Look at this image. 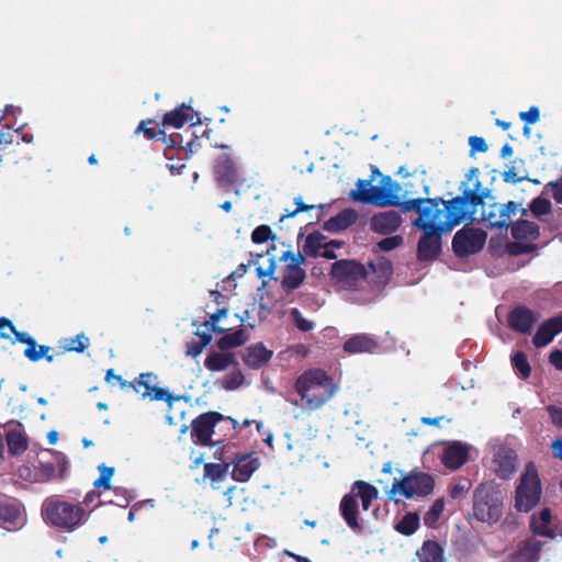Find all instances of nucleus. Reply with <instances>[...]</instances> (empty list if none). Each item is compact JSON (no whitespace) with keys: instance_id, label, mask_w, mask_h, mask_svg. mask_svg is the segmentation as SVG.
Returning <instances> with one entry per match:
<instances>
[{"instance_id":"1","label":"nucleus","mask_w":562,"mask_h":562,"mask_svg":"<svg viewBox=\"0 0 562 562\" xmlns=\"http://www.w3.org/2000/svg\"><path fill=\"white\" fill-rule=\"evenodd\" d=\"M477 175L479 169L472 167L467 173V181H462L460 184L461 194L448 201L441 198H416L401 201V186L390 176H382L379 186H371L370 181L359 180L358 191H353L351 196L362 203H371L381 207L398 206L404 213L409 211L418 213L419 216L413 221V225L423 231L417 244V260L431 262L441 254L442 234L451 232L463 221H474L477 207H484L491 190L484 188L479 179L475 180L472 188L468 184Z\"/></svg>"},{"instance_id":"2","label":"nucleus","mask_w":562,"mask_h":562,"mask_svg":"<svg viewBox=\"0 0 562 562\" xmlns=\"http://www.w3.org/2000/svg\"><path fill=\"white\" fill-rule=\"evenodd\" d=\"M379 498V490L366 482L356 481L350 486V492L345 494L339 503V513L345 524L356 535H361L366 530V526L360 519L359 503L363 510H369L372 502Z\"/></svg>"},{"instance_id":"3","label":"nucleus","mask_w":562,"mask_h":562,"mask_svg":"<svg viewBox=\"0 0 562 562\" xmlns=\"http://www.w3.org/2000/svg\"><path fill=\"white\" fill-rule=\"evenodd\" d=\"M295 391L310 411L322 407L335 393L333 379L322 369L304 371L295 381Z\"/></svg>"},{"instance_id":"4","label":"nucleus","mask_w":562,"mask_h":562,"mask_svg":"<svg viewBox=\"0 0 562 562\" xmlns=\"http://www.w3.org/2000/svg\"><path fill=\"white\" fill-rule=\"evenodd\" d=\"M43 514L50 525L67 532L75 531L87 520L86 510L80 504L59 499H46Z\"/></svg>"},{"instance_id":"5","label":"nucleus","mask_w":562,"mask_h":562,"mask_svg":"<svg viewBox=\"0 0 562 562\" xmlns=\"http://www.w3.org/2000/svg\"><path fill=\"white\" fill-rule=\"evenodd\" d=\"M502 515V491L493 483L480 484L473 493V516L479 521L494 524Z\"/></svg>"},{"instance_id":"6","label":"nucleus","mask_w":562,"mask_h":562,"mask_svg":"<svg viewBox=\"0 0 562 562\" xmlns=\"http://www.w3.org/2000/svg\"><path fill=\"white\" fill-rule=\"evenodd\" d=\"M105 381L108 383L115 381L122 390L133 389L136 393H140L144 400L150 397L151 401H165L167 403L176 400L168 390L156 385L157 375L151 372L140 373L133 381L127 382L122 375L115 374L113 369H109Z\"/></svg>"},{"instance_id":"7","label":"nucleus","mask_w":562,"mask_h":562,"mask_svg":"<svg viewBox=\"0 0 562 562\" xmlns=\"http://www.w3.org/2000/svg\"><path fill=\"white\" fill-rule=\"evenodd\" d=\"M435 487L434 477L425 472L411 471L401 479H394L392 487L387 492L389 498L394 499L395 495H401L406 499L415 496L424 497L432 493Z\"/></svg>"},{"instance_id":"8","label":"nucleus","mask_w":562,"mask_h":562,"mask_svg":"<svg viewBox=\"0 0 562 562\" xmlns=\"http://www.w3.org/2000/svg\"><path fill=\"white\" fill-rule=\"evenodd\" d=\"M541 492V482L538 471L532 463H528L516 488V509L524 513L530 512L539 503Z\"/></svg>"},{"instance_id":"9","label":"nucleus","mask_w":562,"mask_h":562,"mask_svg":"<svg viewBox=\"0 0 562 562\" xmlns=\"http://www.w3.org/2000/svg\"><path fill=\"white\" fill-rule=\"evenodd\" d=\"M330 278L344 290L358 291L367 280V268L355 259H340L331 265Z\"/></svg>"},{"instance_id":"10","label":"nucleus","mask_w":562,"mask_h":562,"mask_svg":"<svg viewBox=\"0 0 562 562\" xmlns=\"http://www.w3.org/2000/svg\"><path fill=\"white\" fill-rule=\"evenodd\" d=\"M486 233L482 229L463 227L456 233L452 239V250L457 257L463 258L483 249Z\"/></svg>"},{"instance_id":"11","label":"nucleus","mask_w":562,"mask_h":562,"mask_svg":"<svg viewBox=\"0 0 562 562\" xmlns=\"http://www.w3.org/2000/svg\"><path fill=\"white\" fill-rule=\"evenodd\" d=\"M224 419V416L217 412H206L199 415L191 423V438L195 445L211 446L212 435L216 424Z\"/></svg>"},{"instance_id":"12","label":"nucleus","mask_w":562,"mask_h":562,"mask_svg":"<svg viewBox=\"0 0 562 562\" xmlns=\"http://www.w3.org/2000/svg\"><path fill=\"white\" fill-rule=\"evenodd\" d=\"M305 262V257L299 252L294 263H288L284 267L281 285L286 293H291L304 282L306 278L305 270L301 267Z\"/></svg>"},{"instance_id":"13","label":"nucleus","mask_w":562,"mask_h":562,"mask_svg":"<svg viewBox=\"0 0 562 562\" xmlns=\"http://www.w3.org/2000/svg\"><path fill=\"white\" fill-rule=\"evenodd\" d=\"M538 321L536 314L526 306L513 308L507 317L509 327L519 334H530L535 323Z\"/></svg>"},{"instance_id":"14","label":"nucleus","mask_w":562,"mask_h":562,"mask_svg":"<svg viewBox=\"0 0 562 562\" xmlns=\"http://www.w3.org/2000/svg\"><path fill=\"white\" fill-rule=\"evenodd\" d=\"M495 473L499 479L507 480L517 470V454L508 447H499L495 454L494 460Z\"/></svg>"},{"instance_id":"15","label":"nucleus","mask_w":562,"mask_h":562,"mask_svg":"<svg viewBox=\"0 0 562 562\" xmlns=\"http://www.w3.org/2000/svg\"><path fill=\"white\" fill-rule=\"evenodd\" d=\"M543 542L535 537L520 541L510 555V562H539Z\"/></svg>"},{"instance_id":"16","label":"nucleus","mask_w":562,"mask_h":562,"mask_svg":"<svg viewBox=\"0 0 562 562\" xmlns=\"http://www.w3.org/2000/svg\"><path fill=\"white\" fill-rule=\"evenodd\" d=\"M402 224V216L398 212L390 210L376 213L370 221V227L374 233L389 235L397 231Z\"/></svg>"},{"instance_id":"17","label":"nucleus","mask_w":562,"mask_h":562,"mask_svg":"<svg viewBox=\"0 0 562 562\" xmlns=\"http://www.w3.org/2000/svg\"><path fill=\"white\" fill-rule=\"evenodd\" d=\"M231 464L234 465L232 477L237 482H247L252 473L259 468L258 458H252L250 453L236 454Z\"/></svg>"},{"instance_id":"18","label":"nucleus","mask_w":562,"mask_h":562,"mask_svg":"<svg viewBox=\"0 0 562 562\" xmlns=\"http://www.w3.org/2000/svg\"><path fill=\"white\" fill-rule=\"evenodd\" d=\"M560 333H562V315L546 321L532 337V344L537 348L544 347Z\"/></svg>"},{"instance_id":"19","label":"nucleus","mask_w":562,"mask_h":562,"mask_svg":"<svg viewBox=\"0 0 562 562\" xmlns=\"http://www.w3.org/2000/svg\"><path fill=\"white\" fill-rule=\"evenodd\" d=\"M469 458L468 447L459 441H454L443 449L441 462L450 470L461 468Z\"/></svg>"},{"instance_id":"20","label":"nucleus","mask_w":562,"mask_h":562,"mask_svg":"<svg viewBox=\"0 0 562 562\" xmlns=\"http://www.w3.org/2000/svg\"><path fill=\"white\" fill-rule=\"evenodd\" d=\"M215 173L221 184L233 186L238 180L235 159L229 154H223L216 159Z\"/></svg>"},{"instance_id":"21","label":"nucleus","mask_w":562,"mask_h":562,"mask_svg":"<svg viewBox=\"0 0 562 562\" xmlns=\"http://www.w3.org/2000/svg\"><path fill=\"white\" fill-rule=\"evenodd\" d=\"M196 115V113L192 110L191 106L186 105L184 103L180 106L165 113L161 124L164 126H171L175 128H181L188 121H191L192 125L200 124L201 121L199 117L196 120H193V115Z\"/></svg>"},{"instance_id":"22","label":"nucleus","mask_w":562,"mask_h":562,"mask_svg":"<svg viewBox=\"0 0 562 562\" xmlns=\"http://www.w3.org/2000/svg\"><path fill=\"white\" fill-rule=\"evenodd\" d=\"M380 348L378 340L368 334H357L344 342V350L347 353H373Z\"/></svg>"},{"instance_id":"23","label":"nucleus","mask_w":562,"mask_h":562,"mask_svg":"<svg viewBox=\"0 0 562 562\" xmlns=\"http://www.w3.org/2000/svg\"><path fill=\"white\" fill-rule=\"evenodd\" d=\"M272 356V350L267 349L262 342H257L245 349L243 361L250 369H260Z\"/></svg>"},{"instance_id":"24","label":"nucleus","mask_w":562,"mask_h":562,"mask_svg":"<svg viewBox=\"0 0 562 562\" xmlns=\"http://www.w3.org/2000/svg\"><path fill=\"white\" fill-rule=\"evenodd\" d=\"M357 220L358 213L353 209H344L336 216L327 220L324 223L323 228L330 233H338L350 227L357 222Z\"/></svg>"},{"instance_id":"25","label":"nucleus","mask_w":562,"mask_h":562,"mask_svg":"<svg viewBox=\"0 0 562 562\" xmlns=\"http://www.w3.org/2000/svg\"><path fill=\"white\" fill-rule=\"evenodd\" d=\"M550 508H543L538 515L533 514L530 518L529 528L536 536H542L550 539L555 538V532L550 528L551 524Z\"/></svg>"},{"instance_id":"26","label":"nucleus","mask_w":562,"mask_h":562,"mask_svg":"<svg viewBox=\"0 0 562 562\" xmlns=\"http://www.w3.org/2000/svg\"><path fill=\"white\" fill-rule=\"evenodd\" d=\"M232 366H238V361L232 352L214 351L210 353L204 361V367L210 371H224Z\"/></svg>"},{"instance_id":"27","label":"nucleus","mask_w":562,"mask_h":562,"mask_svg":"<svg viewBox=\"0 0 562 562\" xmlns=\"http://www.w3.org/2000/svg\"><path fill=\"white\" fill-rule=\"evenodd\" d=\"M445 550L435 540H425L422 548L417 551L420 562H445Z\"/></svg>"},{"instance_id":"28","label":"nucleus","mask_w":562,"mask_h":562,"mask_svg":"<svg viewBox=\"0 0 562 562\" xmlns=\"http://www.w3.org/2000/svg\"><path fill=\"white\" fill-rule=\"evenodd\" d=\"M0 520L5 525V528L16 527L23 525V517L21 508L18 504L1 503L0 504Z\"/></svg>"},{"instance_id":"29","label":"nucleus","mask_w":562,"mask_h":562,"mask_svg":"<svg viewBox=\"0 0 562 562\" xmlns=\"http://www.w3.org/2000/svg\"><path fill=\"white\" fill-rule=\"evenodd\" d=\"M512 236L516 240L537 239L540 236V229L535 222L519 220L512 225Z\"/></svg>"},{"instance_id":"30","label":"nucleus","mask_w":562,"mask_h":562,"mask_svg":"<svg viewBox=\"0 0 562 562\" xmlns=\"http://www.w3.org/2000/svg\"><path fill=\"white\" fill-rule=\"evenodd\" d=\"M223 334L224 336L221 337L216 342V346L223 351L240 347L245 345L249 339L248 333L243 328H239L233 333L225 331Z\"/></svg>"},{"instance_id":"31","label":"nucleus","mask_w":562,"mask_h":562,"mask_svg":"<svg viewBox=\"0 0 562 562\" xmlns=\"http://www.w3.org/2000/svg\"><path fill=\"white\" fill-rule=\"evenodd\" d=\"M326 236L315 231L308 234L305 238V243L302 247L303 256L316 258L321 255V250L326 246Z\"/></svg>"},{"instance_id":"32","label":"nucleus","mask_w":562,"mask_h":562,"mask_svg":"<svg viewBox=\"0 0 562 562\" xmlns=\"http://www.w3.org/2000/svg\"><path fill=\"white\" fill-rule=\"evenodd\" d=\"M89 342L90 339L83 333L71 338H64L59 340V348L61 351H59L58 355H64L65 352L70 351L81 353L88 348Z\"/></svg>"},{"instance_id":"33","label":"nucleus","mask_w":562,"mask_h":562,"mask_svg":"<svg viewBox=\"0 0 562 562\" xmlns=\"http://www.w3.org/2000/svg\"><path fill=\"white\" fill-rule=\"evenodd\" d=\"M395 530L403 536H412L419 528V515L406 513L394 526Z\"/></svg>"},{"instance_id":"34","label":"nucleus","mask_w":562,"mask_h":562,"mask_svg":"<svg viewBox=\"0 0 562 562\" xmlns=\"http://www.w3.org/2000/svg\"><path fill=\"white\" fill-rule=\"evenodd\" d=\"M5 441L12 454H21L27 449L26 438L16 429L7 431Z\"/></svg>"},{"instance_id":"35","label":"nucleus","mask_w":562,"mask_h":562,"mask_svg":"<svg viewBox=\"0 0 562 562\" xmlns=\"http://www.w3.org/2000/svg\"><path fill=\"white\" fill-rule=\"evenodd\" d=\"M494 209H497L498 212V222H494L496 224V228H508L510 225V215L517 212V203L514 201H508L505 204H493Z\"/></svg>"},{"instance_id":"36","label":"nucleus","mask_w":562,"mask_h":562,"mask_svg":"<svg viewBox=\"0 0 562 562\" xmlns=\"http://www.w3.org/2000/svg\"><path fill=\"white\" fill-rule=\"evenodd\" d=\"M231 463H205L204 464V477L211 480L212 484L222 482L229 470Z\"/></svg>"},{"instance_id":"37","label":"nucleus","mask_w":562,"mask_h":562,"mask_svg":"<svg viewBox=\"0 0 562 562\" xmlns=\"http://www.w3.org/2000/svg\"><path fill=\"white\" fill-rule=\"evenodd\" d=\"M512 364L513 368L522 379H528L531 374V367L529 364L528 358L524 351H516L512 356Z\"/></svg>"},{"instance_id":"38","label":"nucleus","mask_w":562,"mask_h":562,"mask_svg":"<svg viewBox=\"0 0 562 562\" xmlns=\"http://www.w3.org/2000/svg\"><path fill=\"white\" fill-rule=\"evenodd\" d=\"M445 509L443 498L436 499L429 510L424 516V524L428 527H434L439 520Z\"/></svg>"},{"instance_id":"39","label":"nucleus","mask_w":562,"mask_h":562,"mask_svg":"<svg viewBox=\"0 0 562 562\" xmlns=\"http://www.w3.org/2000/svg\"><path fill=\"white\" fill-rule=\"evenodd\" d=\"M98 470L100 471V476L94 481L93 486L97 488H104L110 490L111 488V477L114 474V468L106 467L105 464H100L98 467Z\"/></svg>"},{"instance_id":"40","label":"nucleus","mask_w":562,"mask_h":562,"mask_svg":"<svg viewBox=\"0 0 562 562\" xmlns=\"http://www.w3.org/2000/svg\"><path fill=\"white\" fill-rule=\"evenodd\" d=\"M269 239H276V235L269 225L261 224L257 226L251 233V240L254 244H263Z\"/></svg>"},{"instance_id":"41","label":"nucleus","mask_w":562,"mask_h":562,"mask_svg":"<svg viewBox=\"0 0 562 562\" xmlns=\"http://www.w3.org/2000/svg\"><path fill=\"white\" fill-rule=\"evenodd\" d=\"M551 202L542 196H537L530 203V211L537 217L551 213Z\"/></svg>"},{"instance_id":"42","label":"nucleus","mask_w":562,"mask_h":562,"mask_svg":"<svg viewBox=\"0 0 562 562\" xmlns=\"http://www.w3.org/2000/svg\"><path fill=\"white\" fill-rule=\"evenodd\" d=\"M507 252L512 256H520L530 254L537 249L535 244H527L521 241H512L506 246Z\"/></svg>"},{"instance_id":"43","label":"nucleus","mask_w":562,"mask_h":562,"mask_svg":"<svg viewBox=\"0 0 562 562\" xmlns=\"http://www.w3.org/2000/svg\"><path fill=\"white\" fill-rule=\"evenodd\" d=\"M290 315L294 325L301 331L306 333L314 328V323L306 319L297 308H292Z\"/></svg>"},{"instance_id":"44","label":"nucleus","mask_w":562,"mask_h":562,"mask_svg":"<svg viewBox=\"0 0 562 562\" xmlns=\"http://www.w3.org/2000/svg\"><path fill=\"white\" fill-rule=\"evenodd\" d=\"M244 374L239 370H237L225 376L223 381V386L225 390L228 391L236 390L244 383Z\"/></svg>"},{"instance_id":"45","label":"nucleus","mask_w":562,"mask_h":562,"mask_svg":"<svg viewBox=\"0 0 562 562\" xmlns=\"http://www.w3.org/2000/svg\"><path fill=\"white\" fill-rule=\"evenodd\" d=\"M404 239L401 235H393L383 238L378 243V247L382 251H391L403 244Z\"/></svg>"},{"instance_id":"46","label":"nucleus","mask_w":562,"mask_h":562,"mask_svg":"<svg viewBox=\"0 0 562 562\" xmlns=\"http://www.w3.org/2000/svg\"><path fill=\"white\" fill-rule=\"evenodd\" d=\"M294 203L296 204V209L294 211L286 212L285 214H283L280 218V222L284 221L285 218L294 217L296 214H299L301 212H306V211L313 210L315 207H318L321 210L323 209V205L316 206V205L305 204L301 196L295 198Z\"/></svg>"},{"instance_id":"47","label":"nucleus","mask_w":562,"mask_h":562,"mask_svg":"<svg viewBox=\"0 0 562 562\" xmlns=\"http://www.w3.org/2000/svg\"><path fill=\"white\" fill-rule=\"evenodd\" d=\"M164 143L166 144L165 157L172 159L170 150L175 148H182V136L179 133H173L165 137Z\"/></svg>"},{"instance_id":"48","label":"nucleus","mask_w":562,"mask_h":562,"mask_svg":"<svg viewBox=\"0 0 562 562\" xmlns=\"http://www.w3.org/2000/svg\"><path fill=\"white\" fill-rule=\"evenodd\" d=\"M50 347L49 346H45V345H37V348H33V349H25L24 350V356L32 362H37L40 361L42 358H44L49 351H50Z\"/></svg>"},{"instance_id":"49","label":"nucleus","mask_w":562,"mask_h":562,"mask_svg":"<svg viewBox=\"0 0 562 562\" xmlns=\"http://www.w3.org/2000/svg\"><path fill=\"white\" fill-rule=\"evenodd\" d=\"M16 327L14 324L7 317H0V338L1 339H11V335H14Z\"/></svg>"},{"instance_id":"50","label":"nucleus","mask_w":562,"mask_h":562,"mask_svg":"<svg viewBox=\"0 0 562 562\" xmlns=\"http://www.w3.org/2000/svg\"><path fill=\"white\" fill-rule=\"evenodd\" d=\"M470 153L473 156L475 153H485L488 147L483 137L471 136L469 137Z\"/></svg>"},{"instance_id":"51","label":"nucleus","mask_w":562,"mask_h":562,"mask_svg":"<svg viewBox=\"0 0 562 562\" xmlns=\"http://www.w3.org/2000/svg\"><path fill=\"white\" fill-rule=\"evenodd\" d=\"M14 341L25 344L26 349L37 348V342L33 337H31L27 333L19 331L18 329H15L14 340H12V342H14Z\"/></svg>"},{"instance_id":"52","label":"nucleus","mask_w":562,"mask_h":562,"mask_svg":"<svg viewBox=\"0 0 562 562\" xmlns=\"http://www.w3.org/2000/svg\"><path fill=\"white\" fill-rule=\"evenodd\" d=\"M519 117L526 124H535L540 119V111L537 106H531L528 111L520 112Z\"/></svg>"},{"instance_id":"53","label":"nucleus","mask_w":562,"mask_h":562,"mask_svg":"<svg viewBox=\"0 0 562 562\" xmlns=\"http://www.w3.org/2000/svg\"><path fill=\"white\" fill-rule=\"evenodd\" d=\"M547 411L549 413L552 424H554L558 427H562V408L554 405H550L547 407Z\"/></svg>"},{"instance_id":"54","label":"nucleus","mask_w":562,"mask_h":562,"mask_svg":"<svg viewBox=\"0 0 562 562\" xmlns=\"http://www.w3.org/2000/svg\"><path fill=\"white\" fill-rule=\"evenodd\" d=\"M547 187L552 189V198L554 201L562 204V176L560 180L550 181Z\"/></svg>"},{"instance_id":"55","label":"nucleus","mask_w":562,"mask_h":562,"mask_svg":"<svg viewBox=\"0 0 562 562\" xmlns=\"http://www.w3.org/2000/svg\"><path fill=\"white\" fill-rule=\"evenodd\" d=\"M482 221L486 222L490 227L496 228V224H494V222L499 221L497 209H494L493 205H491V210L488 212L483 211Z\"/></svg>"},{"instance_id":"56","label":"nucleus","mask_w":562,"mask_h":562,"mask_svg":"<svg viewBox=\"0 0 562 562\" xmlns=\"http://www.w3.org/2000/svg\"><path fill=\"white\" fill-rule=\"evenodd\" d=\"M204 348L205 347H202L201 342H199V341L187 342V356H191L192 358H195L200 353H202Z\"/></svg>"},{"instance_id":"57","label":"nucleus","mask_w":562,"mask_h":562,"mask_svg":"<svg viewBox=\"0 0 562 562\" xmlns=\"http://www.w3.org/2000/svg\"><path fill=\"white\" fill-rule=\"evenodd\" d=\"M550 363L558 370H562V350L555 349L549 356Z\"/></svg>"},{"instance_id":"58","label":"nucleus","mask_w":562,"mask_h":562,"mask_svg":"<svg viewBox=\"0 0 562 562\" xmlns=\"http://www.w3.org/2000/svg\"><path fill=\"white\" fill-rule=\"evenodd\" d=\"M145 121H142L139 123V125L137 126L135 133H139V132H143L144 135L148 138V139H154V138H157V133H156V128L154 127H145Z\"/></svg>"},{"instance_id":"59","label":"nucleus","mask_w":562,"mask_h":562,"mask_svg":"<svg viewBox=\"0 0 562 562\" xmlns=\"http://www.w3.org/2000/svg\"><path fill=\"white\" fill-rule=\"evenodd\" d=\"M503 179L505 182H510V183H518L524 180L522 177H517L514 167H510L508 170L504 171Z\"/></svg>"},{"instance_id":"60","label":"nucleus","mask_w":562,"mask_h":562,"mask_svg":"<svg viewBox=\"0 0 562 562\" xmlns=\"http://www.w3.org/2000/svg\"><path fill=\"white\" fill-rule=\"evenodd\" d=\"M274 270H276V262L273 259H271L270 265L267 269H263L262 267H258L256 269V272L259 278H263V277H272Z\"/></svg>"},{"instance_id":"61","label":"nucleus","mask_w":562,"mask_h":562,"mask_svg":"<svg viewBox=\"0 0 562 562\" xmlns=\"http://www.w3.org/2000/svg\"><path fill=\"white\" fill-rule=\"evenodd\" d=\"M41 474L45 479H50L55 474V465L53 463H41Z\"/></svg>"},{"instance_id":"62","label":"nucleus","mask_w":562,"mask_h":562,"mask_svg":"<svg viewBox=\"0 0 562 562\" xmlns=\"http://www.w3.org/2000/svg\"><path fill=\"white\" fill-rule=\"evenodd\" d=\"M204 327H206L209 330L215 333V334H223L226 331L223 327L218 326L215 322L211 323V318L204 322Z\"/></svg>"},{"instance_id":"63","label":"nucleus","mask_w":562,"mask_h":562,"mask_svg":"<svg viewBox=\"0 0 562 562\" xmlns=\"http://www.w3.org/2000/svg\"><path fill=\"white\" fill-rule=\"evenodd\" d=\"M195 335L200 337L199 342H201L202 347H206L212 341V335L207 331H195Z\"/></svg>"},{"instance_id":"64","label":"nucleus","mask_w":562,"mask_h":562,"mask_svg":"<svg viewBox=\"0 0 562 562\" xmlns=\"http://www.w3.org/2000/svg\"><path fill=\"white\" fill-rule=\"evenodd\" d=\"M553 454L555 458L562 460V439H555L552 445Z\"/></svg>"}]
</instances>
